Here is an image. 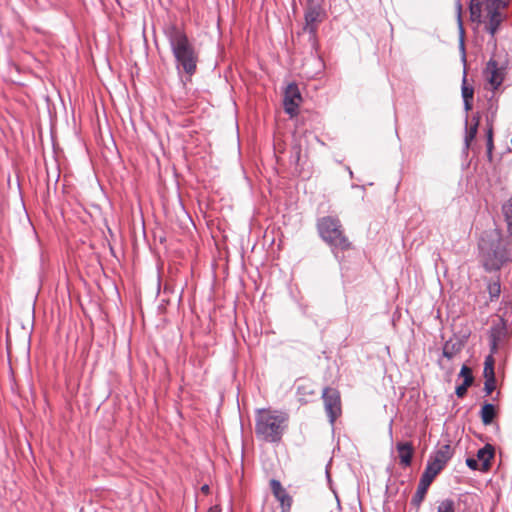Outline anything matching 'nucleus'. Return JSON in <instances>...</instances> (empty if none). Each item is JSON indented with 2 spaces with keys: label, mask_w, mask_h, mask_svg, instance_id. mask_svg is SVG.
<instances>
[{
  "label": "nucleus",
  "mask_w": 512,
  "mask_h": 512,
  "mask_svg": "<svg viewBox=\"0 0 512 512\" xmlns=\"http://www.w3.org/2000/svg\"><path fill=\"white\" fill-rule=\"evenodd\" d=\"M479 256L486 271H496L512 261V240L503 238L497 230L486 232L479 240Z\"/></svg>",
  "instance_id": "f257e3e1"
},
{
  "label": "nucleus",
  "mask_w": 512,
  "mask_h": 512,
  "mask_svg": "<svg viewBox=\"0 0 512 512\" xmlns=\"http://www.w3.org/2000/svg\"><path fill=\"white\" fill-rule=\"evenodd\" d=\"M164 34L175 58L178 73L183 72L191 77L196 72L198 55L188 36L176 25L166 27Z\"/></svg>",
  "instance_id": "f03ea898"
},
{
  "label": "nucleus",
  "mask_w": 512,
  "mask_h": 512,
  "mask_svg": "<svg viewBox=\"0 0 512 512\" xmlns=\"http://www.w3.org/2000/svg\"><path fill=\"white\" fill-rule=\"evenodd\" d=\"M287 426V413L264 408L256 410L255 434L259 440L277 443L282 439Z\"/></svg>",
  "instance_id": "7ed1b4c3"
},
{
  "label": "nucleus",
  "mask_w": 512,
  "mask_h": 512,
  "mask_svg": "<svg viewBox=\"0 0 512 512\" xmlns=\"http://www.w3.org/2000/svg\"><path fill=\"white\" fill-rule=\"evenodd\" d=\"M453 455L449 444L441 446L427 462L426 468L421 475L417 490L411 499V504L417 509L420 508L429 486L438 473L445 467Z\"/></svg>",
  "instance_id": "20e7f679"
},
{
  "label": "nucleus",
  "mask_w": 512,
  "mask_h": 512,
  "mask_svg": "<svg viewBox=\"0 0 512 512\" xmlns=\"http://www.w3.org/2000/svg\"><path fill=\"white\" fill-rule=\"evenodd\" d=\"M317 229L323 241H325L333 251L347 250L351 243L344 234L340 220L337 217L324 216L317 222Z\"/></svg>",
  "instance_id": "39448f33"
},
{
  "label": "nucleus",
  "mask_w": 512,
  "mask_h": 512,
  "mask_svg": "<svg viewBox=\"0 0 512 512\" xmlns=\"http://www.w3.org/2000/svg\"><path fill=\"white\" fill-rule=\"evenodd\" d=\"M508 3L504 0H488L485 5L487 11V32L494 37L497 33L501 23L505 19V15L502 10L507 7Z\"/></svg>",
  "instance_id": "423d86ee"
},
{
  "label": "nucleus",
  "mask_w": 512,
  "mask_h": 512,
  "mask_svg": "<svg viewBox=\"0 0 512 512\" xmlns=\"http://www.w3.org/2000/svg\"><path fill=\"white\" fill-rule=\"evenodd\" d=\"M322 398L324 401L325 411L329 418V422L331 425H333L336 418L341 413L340 395L338 391L334 389L325 388L323 390Z\"/></svg>",
  "instance_id": "0eeeda50"
},
{
  "label": "nucleus",
  "mask_w": 512,
  "mask_h": 512,
  "mask_svg": "<svg viewBox=\"0 0 512 512\" xmlns=\"http://www.w3.org/2000/svg\"><path fill=\"white\" fill-rule=\"evenodd\" d=\"M323 10L319 4L310 5L305 11L304 30L310 34L311 39H315L317 32V24L323 19Z\"/></svg>",
  "instance_id": "6e6552de"
},
{
  "label": "nucleus",
  "mask_w": 512,
  "mask_h": 512,
  "mask_svg": "<svg viewBox=\"0 0 512 512\" xmlns=\"http://www.w3.org/2000/svg\"><path fill=\"white\" fill-rule=\"evenodd\" d=\"M301 102V94L298 86L294 83H290L284 93L283 105L284 110L291 117L297 114L298 106Z\"/></svg>",
  "instance_id": "1a4fd4ad"
},
{
  "label": "nucleus",
  "mask_w": 512,
  "mask_h": 512,
  "mask_svg": "<svg viewBox=\"0 0 512 512\" xmlns=\"http://www.w3.org/2000/svg\"><path fill=\"white\" fill-rule=\"evenodd\" d=\"M484 76L492 89L496 90L504 80V68L499 66L496 60L490 59L484 69Z\"/></svg>",
  "instance_id": "9d476101"
},
{
  "label": "nucleus",
  "mask_w": 512,
  "mask_h": 512,
  "mask_svg": "<svg viewBox=\"0 0 512 512\" xmlns=\"http://www.w3.org/2000/svg\"><path fill=\"white\" fill-rule=\"evenodd\" d=\"M270 487L276 500L280 503L281 512H289L292 505V497L283 488L280 481L272 479L270 481Z\"/></svg>",
  "instance_id": "9b49d317"
},
{
  "label": "nucleus",
  "mask_w": 512,
  "mask_h": 512,
  "mask_svg": "<svg viewBox=\"0 0 512 512\" xmlns=\"http://www.w3.org/2000/svg\"><path fill=\"white\" fill-rule=\"evenodd\" d=\"M296 395L301 403H308L315 395L314 384L308 380H299L296 386Z\"/></svg>",
  "instance_id": "f8f14e48"
},
{
  "label": "nucleus",
  "mask_w": 512,
  "mask_h": 512,
  "mask_svg": "<svg viewBox=\"0 0 512 512\" xmlns=\"http://www.w3.org/2000/svg\"><path fill=\"white\" fill-rule=\"evenodd\" d=\"M464 343L462 340H447L442 349V355L448 360L453 359L462 350Z\"/></svg>",
  "instance_id": "ddd939ff"
},
{
  "label": "nucleus",
  "mask_w": 512,
  "mask_h": 512,
  "mask_svg": "<svg viewBox=\"0 0 512 512\" xmlns=\"http://www.w3.org/2000/svg\"><path fill=\"white\" fill-rule=\"evenodd\" d=\"M494 456V448L490 444H486L483 448L479 449L477 452V460L481 462V469L486 471L490 467L491 459Z\"/></svg>",
  "instance_id": "4468645a"
},
{
  "label": "nucleus",
  "mask_w": 512,
  "mask_h": 512,
  "mask_svg": "<svg viewBox=\"0 0 512 512\" xmlns=\"http://www.w3.org/2000/svg\"><path fill=\"white\" fill-rule=\"evenodd\" d=\"M400 462L404 466H409L412 461L413 447L409 442H400L397 444Z\"/></svg>",
  "instance_id": "2eb2a0df"
},
{
  "label": "nucleus",
  "mask_w": 512,
  "mask_h": 512,
  "mask_svg": "<svg viewBox=\"0 0 512 512\" xmlns=\"http://www.w3.org/2000/svg\"><path fill=\"white\" fill-rule=\"evenodd\" d=\"M506 329L502 326H495L491 329L490 334V346L491 352L495 353L497 351L499 343L505 338Z\"/></svg>",
  "instance_id": "dca6fc26"
},
{
  "label": "nucleus",
  "mask_w": 512,
  "mask_h": 512,
  "mask_svg": "<svg viewBox=\"0 0 512 512\" xmlns=\"http://www.w3.org/2000/svg\"><path fill=\"white\" fill-rule=\"evenodd\" d=\"M469 11L471 20L480 23L482 19V0H471Z\"/></svg>",
  "instance_id": "f3484780"
},
{
  "label": "nucleus",
  "mask_w": 512,
  "mask_h": 512,
  "mask_svg": "<svg viewBox=\"0 0 512 512\" xmlns=\"http://www.w3.org/2000/svg\"><path fill=\"white\" fill-rule=\"evenodd\" d=\"M495 415H496V411H495V406L493 404L485 403L482 406L480 416H481L482 422L485 425L490 424L493 421Z\"/></svg>",
  "instance_id": "a211bd4d"
},
{
  "label": "nucleus",
  "mask_w": 512,
  "mask_h": 512,
  "mask_svg": "<svg viewBox=\"0 0 512 512\" xmlns=\"http://www.w3.org/2000/svg\"><path fill=\"white\" fill-rule=\"evenodd\" d=\"M502 212L507 223L508 231L512 235V197L503 204Z\"/></svg>",
  "instance_id": "6ab92c4d"
},
{
  "label": "nucleus",
  "mask_w": 512,
  "mask_h": 512,
  "mask_svg": "<svg viewBox=\"0 0 512 512\" xmlns=\"http://www.w3.org/2000/svg\"><path fill=\"white\" fill-rule=\"evenodd\" d=\"M484 378L495 377L494 359L492 355L486 357L483 370Z\"/></svg>",
  "instance_id": "aec40b11"
},
{
  "label": "nucleus",
  "mask_w": 512,
  "mask_h": 512,
  "mask_svg": "<svg viewBox=\"0 0 512 512\" xmlns=\"http://www.w3.org/2000/svg\"><path fill=\"white\" fill-rule=\"evenodd\" d=\"M457 21H458L459 36H460V49L462 50L463 58L465 59L464 28H463V22L461 19V5L460 4H458Z\"/></svg>",
  "instance_id": "412c9836"
},
{
  "label": "nucleus",
  "mask_w": 512,
  "mask_h": 512,
  "mask_svg": "<svg viewBox=\"0 0 512 512\" xmlns=\"http://www.w3.org/2000/svg\"><path fill=\"white\" fill-rule=\"evenodd\" d=\"M436 512H455V503L452 499L441 501Z\"/></svg>",
  "instance_id": "4be33fe9"
},
{
  "label": "nucleus",
  "mask_w": 512,
  "mask_h": 512,
  "mask_svg": "<svg viewBox=\"0 0 512 512\" xmlns=\"http://www.w3.org/2000/svg\"><path fill=\"white\" fill-rule=\"evenodd\" d=\"M473 383V377H466L463 383L456 387L455 393L459 398L464 397L468 387Z\"/></svg>",
  "instance_id": "5701e85b"
},
{
  "label": "nucleus",
  "mask_w": 512,
  "mask_h": 512,
  "mask_svg": "<svg viewBox=\"0 0 512 512\" xmlns=\"http://www.w3.org/2000/svg\"><path fill=\"white\" fill-rule=\"evenodd\" d=\"M462 98L463 99H472L474 90L472 87L466 85V73L464 72L463 84H462Z\"/></svg>",
  "instance_id": "b1692460"
},
{
  "label": "nucleus",
  "mask_w": 512,
  "mask_h": 512,
  "mask_svg": "<svg viewBox=\"0 0 512 512\" xmlns=\"http://www.w3.org/2000/svg\"><path fill=\"white\" fill-rule=\"evenodd\" d=\"M496 388V379L495 377L485 378L484 382V391L487 395L491 394Z\"/></svg>",
  "instance_id": "393cba45"
},
{
  "label": "nucleus",
  "mask_w": 512,
  "mask_h": 512,
  "mask_svg": "<svg viewBox=\"0 0 512 512\" xmlns=\"http://www.w3.org/2000/svg\"><path fill=\"white\" fill-rule=\"evenodd\" d=\"M476 133H477V123L474 126L470 127L469 130L466 131L465 146L467 148L469 147L470 142L475 138Z\"/></svg>",
  "instance_id": "a878e982"
},
{
  "label": "nucleus",
  "mask_w": 512,
  "mask_h": 512,
  "mask_svg": "<svg viewBox=\"0 0 512 512\" xmlns=\"http://www.w3.org/2000/svg\"><path fill=\"white\" fill-rule=\"evenodd\" d=\"M489 293L492 298L498 297L500 295V284L493 283L489 286Z\"/></svg>",
  "instance_id": "bb28decb"
},
{
  "label": "nucleus",
  "mask_w": 512,
  "mask_h": 512,
  "mask_svg": "<svg viewBox=\"0 0 512 512\" xmlns=\"http://www.w3.org/2000/svg\"><path fill=\"white\" fill-rule=\"evenodd\" d=\"M466 465L472 469V470H478L479 469V462L475 458H467L466 459Z\"/></svg>",
  "instance_id": "cd10ccee"
},
{
  "label": "nucleus",
  "mask_w": 512,
  "mask_h": 512,
  "mask_svg": "<svg viewBox=\"0 0 512 512\" xmlns=\"http://www.w3.org/2000/svg\"><path fill=\"white\" fill-rule=\"evenodd\" d=\"M459 376L463 377L464 380L466 379V377H473L470 368H468L466 365L462 366Z\"/></svg>",
  "instance_id": "c85d7f7f"
},
{
  "label": "nucleus",
  "mask_w": 512,
  "mask_h": 512,
  "mask_svg": "<svg viewBox=\"0 0 512 512\" xmlns=\"http://www.w3.org/2000/svg\"><path fill=\"white\" fill-rule=\"evenodd\" d=\"M493 147V141H492V131L489 130L488 132V140H487V149L489 152H491Z\"/></svg>",
  "instance_id": "c756f323"
},
{
  "label": "nucleus",
  "mask_w": 512,
  "mask_h": 512,
  "mask_svg": "<svg viewBox=\"0 0 512 512\" xmlns=\"http://www.w3.org/2000/svg\"><path fill=\"white\" fill-rule=\"evenodd\" d=\"M470 100L471 99H463V102H464V107L466 110H470L471 109V103H470Z\"/></svg>",
  "instance_id": "7c9ffc66"
},
{
  "label": "nucleus",
  "mask_w": 512,
  "mask_h": 512,
  "mask_svg": "<svg viewBox=\"0 0 512 512\" xmlns=\"http://www.w3.org/2000/svg\"><path fill=\"white\" fill-rule=\"evenodd\" d=\"M210 512H220V508L218 505H215L214 507L210 508Z\"/></svg>",
  "instance_id": "2f4dec72"
},
{
  "label": "nucleus",
  "mask_w": 512,
  "mask_h": 512,
  "mask_svg": "<svg viewBox=\"0 0 512 512\" xmlns=\"http://www.w3.org/2000/svg\"><path fill=\"white\" fill-rule=\"evenodd\" d=\"M201 490L204 492V493H208L209 492V486L208 485H203L201 487Z\"/></svg>",
  "instance_id": "473e14b6"
}]
</instances>
